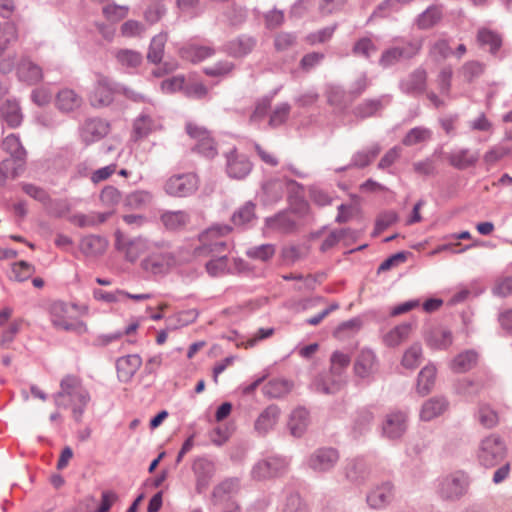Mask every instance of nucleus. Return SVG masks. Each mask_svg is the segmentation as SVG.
<instances>
[{
  "label": "nucleus",
  "mask_w": 512,
  "mask_h": 512,
  "mask_svg": "<svg viewBox=\"0 0 512 512\" xmlns=\"http://www.w3.org/2000/svg\"><path fill=\"white\" fill-rule=\"evenodd\" d=\"M230 232L231 227L228 225H214L200 235L201 245L195 249V254L199 257H211L205 268L212 277L230 272L228 257L222 254L227 250V243L222 237Z\"/></svg>",
  "instance_id": "obj_1"
},
{
  "label": "nucleus",
  "mask_w": 512,
  "mask_h": 512,
  "mask_svg": "<svg viewBox=\"0 0 512 512\" xmlns=\"http://www.w3.org/2000/svg\"><path fill=\"white\" fill-rule=\"evenodd\" d=\"M58 407L72 406L74 419L81 421L82 415L90 401V394L76 375H66L60 382V391L54 395Z\"/></svg>",
  "instance_id": "obj_2"
},
{
  "label": "nucleus",
  "mask_w": 512,
  "mask_h": 512,
  "mask_svg": "<svg viewBox=\"0 0 512 512\" xmlns=\"http://www.w3.org/2000/svg\"><path fill=\"white\" fill-rule=\"evenodd\" d=\"M506 455V444L504 440L496 434H490L484 437L478 445L477 460L486 468L497 466L505 459Z\"/></svg>",
  "instance_id": "obj_3"
},
{
  "label": "nucleus",
  "mask_w": 512,
  "mask_h": 512,
  "mask_svg": "<svg viewBox=\"0 0 512 512\" xmlns=\"http://www.w3.org/2000/svg\"><path fill=\"white\" fill-rule=\"evenodd\" d=\"M422 48L421 40H399L397 45L385 49L379 59L382 68H390L400 61L410 60L419 54Z\"/></svg>",
  "instance_id": "obj_4"
},
{
  "label": "nucleus",
  "mask_w": 512,
  "mask_h": 512,
  "mask_svg": "<svg viewBox=\"0 0 512 512\" xmlns=\"http://www.w3.org/2000/svg\"><path fill=\"white\" fill-rule=\"evenodd\" d=\"M2 149L10 156L3 161L6 171L12 177L19 176L25 168L27 156L20 138L16 134L6 136L2 141Z\"/></svg>",
  "instance_id": "obj_5"
},
{
  "label": "nucleus",
  "mask_w": 512,
  "mask_h": 512,
  "mask_svg": "<svg viewBox=\"0 0 512 512\" xmlns=\"http://www.w3.org/2000/svg\"><path fill=\"white\" fill-rule=\"evenodd\" d=\"M174 257L163 243L154 242V247L149 249L141 262L142 269L150 274L159 275L166 273L174 264Z\"/></svg>",
  "instance_id": "obj_6"
},
{
  "label": "nucleus",
  "mask_w": 512,
  "mask_h": 512,
  "mask_svg": "<svg viewBox=\"0 0 512 512\" xmlns=\"http://www.w3.org/2000/svg\"><path fill=\"white\" fill-rule=\"evenodd\" d=\"M469 485V476L456 471L438 480L437 493L442 499L458 500L467 493Z\"/></svg>",
  "instance_id": "obj_7"
},
{
  "label": "nucleus",
  "mask_w": 512,
  "mask_h": 512,
  "mask_svg": "<svg viewBox=\"0 0 512 512\" xmlns=\"http://www.w3.org/2000/svg\"><path fill=\"white\" fill-rule=\"evenodd\" d=\"M162 119L153 105L145 107L134 119L131 138L139 141L150 134L162 130Z\"/></svg>",
  "instance_id": "obj_8"
},
{
  "label": "nucleus",
  "mask_w": 512,
  "mask_h": 512,
  "mask_svg": "<svg viewBox=\"0 0 512 512\" xmlns=\"http://www.w3.org/2000/svg\"><path fill=\"white\" fill-rule=\"evenodd\" d=\"M340 459L337 449L320 447L307 456L304 465L316 474H325L334 469Z\"/></svg>",
  "instance_id": "obj_9"
},
{
  "label": "nucleus",
  "mask_w": 512,
  "mask_h": 512,
  "mask_svg": "<svg viewBox=\"0 0 512 512\" xmlns=\"http://www.w3.org/2000/svg\"><path fill=\"white\" fill-rule=\"evenodd\" d=\"M290 459L281 455H272L258 461L252 468L254 479L264 480L285 474L289 468Z\"/></svg>",
  "instance_id": "obj_10"
},
{
  "label": "nucleus",
  "mask_w": 512,
  "mask_h": 512,
  "mask_svg": "<svg viewBox=\"0 0 512 512\" xmlns=\"http://www.w3.org/2000/svg\"><path fill=\"white\" fill-rule=\"evenodd\" d=\"M116 249L122 253L128 262H136L140 256L147 254L154 247V242L144 237L125 238L118 234L115 242Z\"/></svg>",
  "instance_id": "obj_11"
},
{
  "label": "nucleus",
  "mask_w": 512,
  "mask_h": 512,
  "mask_svg": "<svg viewBox=\"0 0 512 512\" xmlns=\"http://www.w3.org/2000/svg\"><path fill=\"white\" fill-rule=\"evenodd\" d=\"M50 321L58 330L84 333L87 326L83 321L73 320L68 316V306L62 301H55L49 308Z\"/></svg>",
  "instance_id": "obj_12"
},
{
  "label": "nucleus",
  "mask_w": 512,
  "mask_h": 512,
  "mask_svg": "<svg viewBox=\"0 0 512 512\" xmlns=\"http://www.w3.org/2000/svg\"><path fill=\"white\" fill-rule=\"evenodd\" d=\"M199 186V179L194 173L175 174L165 184V192L173 197H188L194 194Z\"/></svg>",
  "instance_id": "obj_13"
},
{
  "label": "nucleus",
  "mask_w": 512,
  "mask_h": 512,
  "mask_svg": "<svg viewBox=\"0 0 512 512\" xmlns=\"http://www.w3.org/2000/svg\"><path fill=\"white\" fill-rule=\"evenodd\" d=\"M186 131L196 141L194 145L196 152L210 159L217 155L216 143L205 127L189 122L186 124Z\"/></svg>",
  "instance_id": "obj_14"
},
{
  "label": "nucleus",
  "mask_w": 512,
  "mask_h": 512,
  "mask_svg": "<svg viewBox=\"0 0 512 512\" xmlns=\"http://www.w3.org/2000/svg\"><path fill=\"white\" fill-rule=\"evenodd\" d=\"M408 428V412L394 409L385 415L382 422V434L390 440L400 439Z\"/></svg>",
  "instance_id": "obj_15"
},
{
  "label": "nucleus",
  "mask_w": 512,
  "mask_h": 512,
  "mask_svg": "<svg viewBox=\"0 0 512 512\" xmlns=\"http://www.w3.org/2000/svg\"><path fill=\"white\" fill-rule=\"evenodd\" d=\"M119 90L108 77L97 74L93 92L90 95V103L94 107H105L113 102L114 93Z\"/></svg>",
  "instance_id": "obj_16"
},
{
  "label": "nucleus",
  "mask_w": 512,
  "mask_h": 512,
  "mask_svg": "<svg viewBox=\"0 0 512 512\" xmlns=\"http://www.w3.org/2000/svg\"><path fill=\"white\" fill-rule=\"evenodd\" d=\"M226 172L230 178L241 180L252 171V163L247 156L238 154L236 148H233L225 154Z\"/></svg>",
  "instance_id": "obj_17"
},
{
  "label": "nucleus",
  "mask_w": 512,
  "mask_h": 512,
  "mask_svg": "<svg viewBox=\"0 0 512 512\" xmlns=\"http://www.w3.org/2000/svg\"><path fill=\"white\" fill-rule=\"evenodd\" d=\"M401 92L410 96H419L427 88V72L418 67L399 82Z\"/></svg>",
  "instance_id": "obj_18"
},
{
  "label": "nucleus",
  "mask_w": 512,
  "mask_h": 512,
  "mask_svg": "<svg viewBox=\"0 0 512 512\" xmlns=\"http://www.w3.org/2000/svg\"><path fill=\"white\" fill-rule=\"evenodd\" d=\"M109 124L99 118L87 119L80 127V137L83 142L90 144L106 136Z\"/></svg>",
  "instance_id": "obj_19"
},
{
  "label": "nucleus",
  "mask_w": 512,
  "mask_h": 512,
  "mask_svg": "<svg viewBox=\"0 0 512 512\" xmlns=\"http://www.w3.org/2000/svg\"><path fill=\"white\" fill-rule=\"evenodd\" d=\"M394 498V488L390 482H383L372 488L367 496L366 501L369 507L373 509H382L389 505Z\"/></svg>",
  "instance_id": "obj_20"
},
{
  "label": "nucleus",
  "mask_w": 512,
  "mask_h": 512,
  "mask_svg": "<svg viewBox=\"0 0 512 512\" xmlns=\"http://www.w3.org/2000/svg\"><path fill=\"white\" fill-rule=\"evenodd\" d=\"M192 469L196 476V490L203 493L214 476L215 465L211 460L201 457L195 460Z\"/></svg>",
  "instance_id": "obj_21"
},
{
  "label": "nucleus",
  "mask_w": 512,
  "mask_h": 512,
  "mask_svg": "<svg viewBox=\"0 0 512 512\" xmlns=\"http://www.w3.org/2000/svg\"><path fill=\"white\" fill-rule=\"evenodd\" d=\"M256 45L257 40L255 37L242 34L228 41L224 46V51L234 58H243L250 54Z\"/></svg>",
  "instance_id": "obj_22"
},
{
  "label": "nucleus",
  "mask_w": 512,
  "mask_h": 512,
  "mask_svg": "<svg viewBox=\"0 0 512 512\" xmlns=\"http://www.w3.org/2000/svg\"><path fill=\"white\" fill-rule=\"evenodd\" d=\"M377 370L378 361L375 353L370 349H362L354 364L355 374L362 379H367L373 376Z\"/></svg>",
  "instance_id": "obj_23"
},
{
  "label": "nucleus",
  "mask_w": 512,
  "mask_h": 512,
  "mask_svg": "<svg viewBox=\"0 0 512 512\" xmlns=\"http://www.w3.org/2000/svg\"><path fill=\"white\" fill-rule=\"evenodd\" d=\"M280 417V409L277 405H269L257 417L254 423L255 431L265 436L272 431L278 423Z\"/></svg>",
  "instance_id": "obj_24"
},
{
  "label": "nucleus",
  "mask_w": 512,
  "mask_h": 512,
  "mask_svg": "<svg viewBox=\"0 0 512 512\" xmlns=\"http://www.w3.org/2000/svg\"><path fill=\"white\" fill-rule=\"evenodd\" d=\"M142 365V359L137 354H130L117 359V376L121 382H129Z\"/></svg>",
  "instance_id": "obj_25"
},
{
  "label": "nucleus",
  "mask_w": 512,
  "mask_h": 512,
  "mask_svg": "<svg viewBox=\"0 0 512 512\" xmlns=\"http://www.w3.org/2000/svg\"><path fill=\"white\" fill-rule=\"evenodd\" d=\"M370 471L362 458L347 460L344 466L345 478L356 485L363 484L369 477Z\"/></svg>",
  "instance_id": "obj_26"
},
{
  "label": "nucleus",
  "mask_w": 512,
  "mask_h": 512,
  "mask_svg": "<svg viewBox=\"0 0 512 512\" xmlns=\"http://www.w3.org/2000/svg\"><path fill=\"white\" fill-rule=\"evenodd\" d=\"M16 70L19 80L29 85L37 84L43 78L42 68L29 58L21 59Z\"/></svg>",
  "instance_id": "obj_27"
},
{
  "label": "nucleus",
  "mask_w": 512,
  "mask_h": 512,
  "mask_svg": "<svg viewBox=\"0 0 512 512\" xmlns=\"http://www.w3.org/2000/svg\"><path fill=\"white\" fill-rule=\"evenodd\" d=\"M267 229L273 232L288 234L295 230L296 222L288 211H281L265 220Z\"/></svg>",
  "instance_id": "obj_28"
},
{
  "label": "nucleus",
  "mask_w": 512,
  "mask_h": 512,
  "mask_svg": "<svg viewBox=\"0 0 512 512\" xmlns=\"http://www.w3.org/2000/svg\"><path fill=\"white\" fill-rule=\"evenodd\" d=\"M425 341L431 349L445 350L452 345L453 336L451 331L446 328L434 327L427 332Z\"/></svg>",
  "instance_id": "obj_29"
},
{
  "label": "nucleus",
  "mask_w": 512,
  "mask_h": 512,
  "mask_svg": "<svg viewBox=\"0 0 512 512\" xmlns=\"http://www.w3.org/2000/svg\"><path fill=\"white\" fill-rule=\"evenodd\" d=\"M108 242L105 238L97 235L83 237L79 243L80 251L86 256L96 258L101 256L107 249Z\"/></svg>",
  "instance_id": "obj_30"
},
{
  "label": "nucleus",
  "mask_w": 512,
  "mask_h": 512,
  "mask_svg": "<svg viewBox=\"0 0 512 512\" xmlns=\"http://www.w3.org/2000/svg\"><path fill=\"white\" fill-rule=\"evenodd\" d=\"M448 406L449 402L445 397H432L423 403L420 410V419L431 421L442 415L448 409Z\"/></svg>",
  "instance_id": "obj_31"
},
{
  "label": "nucleus",
  "mask_w": 512,
  "mask_h": 512,
  "mask_svg": "<svg viewBox=\"0 0 512 512\" xmlns=\"http://www.w3.org/2000/svg\"><path fill=\"white\" fill-rule=\"evenodd\" d=\"M83 99L74 90L61 89L56 96V106L64 113H70L81 107Z\"/></svg>",
  "instance_id": "obj_32"
},
{
  "label": "nucleus",
  "mask_w": 512,
  "mask_h": 512,
  "mask_svg": "<svg viewBox=\"0 0 512 512\" xmlns=\"http://www.w3.org/2000/svg\"><path fill=\"white\" fill-rule=\"evenodd\" d=\"M389 102V96H382L378 99H366L353 109V115L360 119L371 117L383 108L384 103L387 104Z\"/></svg>",
  "instance_id": "obj_33"
},
{
  "label": "nucleus",
  "mask_w": 512,
  "mask_h": 512,
  "mask_svg": "<svg viewBox=\"0 0 512 512\" xmlns=\"http://www.w3.org/2000/svg\"><path fill=\"white\" fill-rule=\"evenodd\" d=\"M446 158L451 166L459 170L473 166L478 161V155L471 153L467 148L452 151Z\"/></svg>",
  "instance_id": "obj_34"
},
{
  "label": "nucleus",
  "mask_w": 512,
  "mask_h": 512,
  "mask_svg": "<svg viewBox=\"0 0 512 512\" xmlns=\"http://www.w3.org/2000/svg\"><path fill=\"white\" fill-rule=\"evenodd\" d=\"M309 425V412L299 407L292 411L288 422L291 434L295 437H301Z\"/></svg>",
  "instance_id": "obj_35"
},
{
  "label": "nucleus",
  "mask_w": 512,
  "mask_h": 512,
  "mask_svg": "<svg viewBox=\"0 0 512 512\" xmlns=\"http://www.w3.org/2000/svg\"><path fill=\"white\" fill-rule=\"evenodd\" d=\"M1 116L11 128L20 126L23 115L19 103L16 100H7L1 106Z\"/></svg>",
  "instance_id": "obj_36"
},
{
  "label": "nucleus",
  "mask_w": 512,
  "mask_h": 512,
  "mask_svg": "<svg viewBox=\"0 0 512 512\" xmlns=\"http://www.w3.org/2000/svg\"><path fill=\"white\" fill-rule=\"evenodd\" d=\"M239 490V479L228 478L219 483L213 490V499L215 503H221L223 501L229 502L230 498L236 494Z\"/></svg>",
  "instance_id": "obj_37"
},
{
  "label": "nucleus",
  "mask_w": 512,
  "mask_h": 512,
  "mask_svg": "<svg viewBox=\"0 0 512 512\" xmlns=\"http://www.w3.org/2000/svg\"><path fill=\"white\" fill-rule=\"evenodd\" d=\"M411 331V323H402L383 335V343L388 347H396L409 338Z\"/></svg>",
  "instance_id": "obj_38"
},
{
  "label": "nucleus",
  "mask_w": 512,
  "mask_h": 512,
  "mask_svg": "<svg viewBox=\"0 0 512 512\" xmlns=\"http://www.w3.org/2000/svg\"><path fill=\"white\" fill-rule=\"evenodd\" d=\"M441 18L442 6L431 5L417 16L415 19V25L421 30L430 29L435 26Z\"/></svg>",
  "instance_id": "obj_39"
},
{
  "label": "nucleus",
  "mask_w": 512,
  "mask_h": 512,
  "mask_svg": "<svg viewBox=\"0 0 512 512\" xmlns=\"http://www.w3.org/2000/svg\"><path fill=\"white\" fill-rule=\"evenodd\" d=\"M381 146L374 143L371 146L357 151L351 159L349 167L364 168L368 166L380 153Z\"/></svg>",
  "instance_id": "obj_40"
},
{
  "label": "nucleus",
  "mask_w": 512,
  "mask_h": 512,
  "mask_svg": "<svg viewBox=\"0 0 512 512\" xmlns=\"http://www.w3.org/2000/svg\"><path fill=\"white\" fill-rule=\"evenodd\" d=\"M292 383L284 378H274L263 386V393L269 398H280L292 389Z\"/></svg>",
  "instance_id": "obj_41"
},
{
  "label": "nucleus",
  "mask_w": 512,
  "mask_h": 512,
  "mask_svg": "<svg viewBox=\"0 0 512 512\" xmlns=\"http://www.w3.org/2000/svg\"><path fill=\"white\" fill-rule=\"evenodd\" d=\"M436 367L428 364L421 369L417 379V392L421 395L428 394L435 384Z\"/></svg>",
  "instance_id": "obj_42"
},
{
  "label": "nucleus",
  "mask_w": 512,
  "mask_h": 512,
  "mask_svg": "<svg viewBox=\"0 0 512 512\" xmlns=\"http://www.w3.org/2000/svg\"><path fill=\"white\" fill-rule=\"evenodd\" d=\"M478 360V355L473 350H467L458 354L451 362V369L456 373H464L472 369Z\"/></svg>",
  "instance_id": "obj_43"
},
{
  "label": "nucleus",
  "mask_w": 512,
  "mask_h": 512,
  "mask_svg": "<svg viewBox=\"0 0 512 512\" xmlns=\"http://www.w3.org/2000/svg\"><path fill=\"white\" fill-rule=\"evenodd\" d=\"M161 222L168 230H178L189 222V215L185 211H166L161 215Z\"/></svg>",
  "instance_id": "obj_44"
},
{
  "label": "nucleus",
  "mask_w": 512,
  "mask_h": 512,
  "mask_svg": "<svg viewBox=\"0 0 512 512\" xmlns=\"http://www.w3.org/2000/svg\"><path fill=\"white\" fill-rule=\"evenodd\" d=\"M256 219L255 204L251 201L246 202L232 215V222L235 226L246 227Z\"/></svg>",
  "instance_id": "obj_45"
},
{
  "label": "nucleus",
  "mask_w": 512,
  "mask_h": 512,
  "mask_svg": "<svg viewBox=\"0 0 512 512\" xmlns=\"http://www.w3.org/2000/svg\"><path fill=\"white\" fill-rule=\"evenodd\" d=\"M181 57L191 62H200L214 54V50L207 46L187 45L180 50Z\"/></svg>",
  "instance_id": "obj_46"
},
{
  "label": "nucleus",
  "mask_w": 512,
  "mask_h": 512,
  "mask_svg": "<svg viewBox=\"0 0 512 512\" xmlns=\"http://www.w3.org/2000/svg\"><path fill=\"white\" fill-rule=\"evenodd\" d=\"M166 42L167 34L165 33H159L152 38L147 53V59L149 62L158 64L162 61Z\"/></svg>",
  "instance_id": "obj_47"
},
{
  "label": "nucleus",
  "mask_w": 512,
  "mask_h": 512,
  "mask_svg": "<svg viewBox=\"0 0 512 512\" xmlns=\"http://www.w3.org/2000/svg\"><path fill=\"white\" fill-rule=\"evenodd\" d=\"M477 41L481 46H489V50L492 54H496L502 45L500 35L486 28H482L478 31Z\"/></svg>",
  "instance_id": "obj_48"
},
{
  "label": "nucleus",
  "mask_w": 512,
  "mask_h": 512,
  "mask_svg": "<svg viewBox=\"0 0 512 512\" xmlns=\"http://www.w3.org/2000/svg\"><path fill=\"white\" fill-rule=\"evenodd\" d=\"M432 137V131L426 127L418 126L410 129L404 138L402 143L405 146H414L430 140Z\"/></svg>",
  "instance_id": "obj_49"
},
{
  "label": "nucleus",
  "mask_w": 512,
  "mask_h": 512,
  "mask_svg": "<svg viewBox=\"0 0 512 512\" xmlns=\"http://www.w3.org/2000/svg\"><path fill=\"white\" fill-rule=\"evenodd\" d=\"M152 194L145 190H137L129 193L124 199V205L130 209H141L152 201Z\"/></svg>",
  "instance_id": "obj_50"
},
{
  "label": "nucleus",
  "mask_w": 512,
  "mask_h": 512,
  "mask_svg": "<svg viewBox=\"0 0 512 512\" xmlns=\"http://www.w3.org/2000/svg\"><path fill=\"white\" fill-rule=\"evenodd\" d=\"M291 105L287 102L277 104L270 113L268 125L271 128H278L289 118Z\"/></svg>",
  "instance_id": "obj_51"
},
{
  "label": "nucleus",
  "mask_w": 512,
  "mask_h": 512,
  "mask_svg": "<svg viewBox=\"0 0 512 512\" xmlns=\"http://www.w3.org/2000/svg\"><path fill=\"white\" fill-rule=\"evenodd\" d=\"M278 512H308V506L298 493H291L280 504Z\"/></svg>",
  "instance_id": "obj_52"
},
{
  "label": "nucleus",
  "mask_w": 512,
  "mask_h": 512,
  "mask_svg": "<svg viewBox=\"0 0 512 512\" xmlns=\"http://www.w3.org/2000/svg\"><path fill=\"white\" fill-rule=\"evenodd\" d=\"M275 253L276 247L273 244H261L258 246H253L246 251L248 258L262 262H267L272 259Z\"/></svg>",
  "instance_id": "obj_53"
},
{
  "label": "nucleus",
  "mask_w": 512,
  "mask_h": 512,
  "mask_svg": "<svg viewBox=\"0 0 512 512\" xmlns=\"http://www.w3.org/2000/svg\"><path fill=\"white\" fill-rule=\"evenodd\" d=\"M477 420L485 428H493L498 422V414L487 404H480L476 413Z\"/></svg>",
  "instance_id": "obj_54"
},
{
  "label": "nucleus",
  "mask_w": 512,
  "mask_h": 512,
  "mask_svg": "<svg viewBox=\"0 0 512 512\" xmlns=\"http://www.w3.org/2000/svg\"><path fill=\"white\" fill-rule=\"evenodd\" d=\"M115 58L118 63L127 68H136L142 62L141 53L130 50V49H120L115 53Z\"/></svg>",
  "instance_id": "obj_55"
},
{
  "label": "nucleus",
  "mask_w": 512,
  "mask_h": 512,
  "mask_svg": "<svg viewBox=\"0 0 512 512\" xmlns=\"http://www.w3.org/2000/svg\"><path fill=\"white\" fill-rule=\"evenodd\" d=\"M263 192L267 202H277L284 195V183L278 179L267 181L263 185Z\"/></svg>",
  "instance_id": "obj_56"
},
{
  "label": "nucleus",
  "mask_w": 512,
  "mask_h": 512,
  "mask_svg": "<svg viewBox=\"0 0 512 512\" xmlns=\"http://www.w3.org/2000/svg\"><path fill=\"white\" fill-rule=\"evenodd\" d=\"M422 360V347L420 344L415 343L411 345L405 352L402 358V365L408 369L416 368Z\"/></svg>",
  "instance_id": "obj_57"
},
{
  "label": "nucleus",
  "mask_w": 512,
  "mask_h": 512,
  "mask_svg": "<svg viewBox=\"0 0 512 512\" xmlns=\"http://www.w3.org/2000/svg\"><path fill=\"white\" fill-rule=\"evenodd\" d=\"M351 357L340 351H335L330 358L332 374L340 376L342 372L349 366Z\"/></svg>",
  "instance_id": "obj_58"
},
{
  "label": "nucleus",
  "mask_w": 512,
  "mask_h": 512,
  "mask_svg": "<svg viewBox=\"0 0 512 512\" xmlns=\"http://www.w3.org/2000/svg\"><path fill=\"white\" fill-rule=\"evenodd\" d=\"M485 70L483 63L479 61H468L461 68V74L467 82H472L480 77Z\"/></svg>",
  "instance_id": "obj_59"
},
{
  "label": "nucleus",
  "mask_w": 512,
  "mask_h": 512,
  "mask_svg": "<svg viewBox=\"0 0 512 512\" xmlns=\"http://www.w3.org/2000/svg\"><path fill=\"white\" fill-rule=\"evenodd\" d=\"M297 43V37L293 33L281 32L274 38V47L278 52H285L293 48Z\"/></svg>",
  "instance_id": "obj_60"
},
{
  "label": "nucleus",
  "mask_w": 512,
  "mask_h": 512,
  "mask_svg": "<svg viewBox=\"0 0 512 512\" xmlns=\"http://www.w3.org/2000/svg\"><path fill=\"white\" fill-rule=\"evenodd\" d=\"M336 27L337 25L335 24L308 34L306 36L307 43L310 45H316L329 41L332 38Z\"/></svg>",
  "instance_id": "obj_61"
},
{
  "label": "nucleus",
  "mask_w": 512,
  "mask_h": 512,
  "mask_svg": "<svg viewBox=\"0 0 512 512\" xmlns=\"http://www.w3.org/2000/svg\"><path fill=\"white\" fill-rule=\"evenodd\" d=\"M234 64L228 60L219 61L212 66L206 67L204 73L211 77H224L234 70Z\"/></svg>",
  "instance_id": "obj_62"
},
{
  "label": "nucleus",
  "mask_w": 512,
  "mask_h": 512,
  "mask_svg": "<svg viewBox=\"0 0 512 512\" xmlns=\"http://www.w3.org/2000/svg\"><path fill=\"white\" fill-rule=\"evenodd\" d=\"M352 51L355 55L369 58L372 54L376 53L377 46L370 38L363 37L354 44Z\"/></svg>",
  "instance_id": "obj_63"
},
{
  "label": "nucleus",
  "mask_w": 512,
  "mask_h": 512,
  "mask_svg": "<svg viewBox=\"0 0 512 512\" xmlns=\"http://www.w3.org/2000/svg\"><path fill=\"white\" fill-rule=\"evenodd\" d=\"M100 200L104 205L116 206L122 200L121 192L114 186H105L100 193Z\"/></svg>",
  "instance_id": "obj_64"
}]
</instances>
